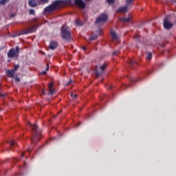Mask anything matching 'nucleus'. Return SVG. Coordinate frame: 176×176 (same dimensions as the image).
I'll use <instances>...</instances> for the list:
<instances>
[{
  "instance_id": "1",
  "label": "nucleus",
  "mask_w": 176,
  "mask_h": 176,
  "mask_svg": "<svg viewBox=\"0 0 176 176\" xmlns=\"http://www.w3.org/2000/svg\"><path fill=\"white\" fill-rule=\"evenodd\" d=\"M65 5H70L71 6H77L80 9H85L86 8V3L83 0H56L52 2L50 5L45 7L43 13H52L56 9L64 8Z\"/></svg>"
},
{
  "instance_id": "2",
  "label": "nucleus",
  "mask_w": 176,
  "mask_h": 176,
  "mask_svg": "<svg viewBox=\"0 0 176 176\" xmlns=\"http://www.w3.org/2000/svg\"><path fill=\"white\" fill-rule=\"evenodd\" d=\"M29 126H30L33 131V137L32 138V145H34L36 141H39V137H41V133H42V130L38 129V125L36 124H32L29 122Z\"/></svg>"
},
{
  "instance_id": "3",
  "label": "nucleus",
  "mask_w": 176,
  "mask_h": 176,
  "mask_svg": "<svg viewBox=\"0 0 176 176\" xmlns=\"http://www.w3.org/2000/svg\"><path fill=\"white\" fill-rule=\"evenodd\" d=\"M60 34L63 39H65V41H69V39H71V29L67 25H63L60 30Z\"/></svg>"
},
{
  "instance_id": "4",
  "label": "nucleus",
  "mask_w": 176,
  "mask_h": 176,
  "mask_svg": "<svg viewBox=\"0 0 176 176\" xmlns=\"http://www.w3.org/2000/svg\"><path fill=\"white\" fill-rule=\"evenodd\" d=\"M20 52V47L16 46L15 47V50L13 49H10L8 54L7 56L8 57V58H17V57H19V53Z\"/></svg>"
},
{
  "instance_id": "5",
  "label": "nucleus",
  "mask_w": 176,
  "mask_h": 176,
  "mask_svg": "<svg viewBox=\"0 0 176 176\" xmlns=\"http://www.w3.org/2000/svg\"><path fill=\"white\" fill-rule=\"evenodd\" d=\"M106 69H107L106 64L101 65L100 67H96L95 69V74L96 76H101V75L104 74V71H105Z\"/></svg>"
},
{
  "instance_id": "6",
  "label": "nucleus",
  "mask_w": 176,
  "mask_h": 176,
  "mask_svg": "<svg viewBox=\"0 0 176 176\" xmlns=\"http://www.w3.org/2000/svg\"><path fill=\"white\" fill-rule=\"evenodd\" d=\"M108 19V15L107 14H101L96 20V24H100V23H105Z\"/></svg>"
},
{
  "instance_id": "7",
  "label": "nucleus",
  "mask_w": 176,
  "mask_h": 176,
  "mask_svg": "<svg viewBox=\"0 0 176 176\" xmlns=\"http://www.w3.org/2000/svg\"><path fill=\"white\" fill-rule=\"evenodd\" d=\"M38 27H39V26L35 25L32 28H28V29L25 30L22 34H23V35H27L28 34H32V32H35V31H36V30H38Z\"/></svg>"
},
{
  "instance_id": "8",
  "label": "nucleus",
  "mask_w": 176,
  "mask_h": 176,
  "mask_svg": "<svg viewBox=\"0 0 176 176\" xmlns=\"http://www.w3.org/2000/svg\"><path fill=\"white\" fill-rule=\"evenodd\" d=\"M164 27L166 30H171L173 28V23H170L168 18H165L164 21Z\"/></svg>"
},
{
  "instance_id": "9",
  "label": "nucleus",
  "mask_w": 176,
  "mask_h": 176,
  "mask_svg": "<svg viewBox=\"0 0 176 176\" xmlns=\"http://www.w3.org/2000/svg\"><path fill=\"white\" fill-rule=\"evenodd\" d=\"M127 10H129V6H124L123 7L118 8L117 12L118 13H124V12H127Z\"/></svg>"
},
{
  "instance_id": "10",
  "label": "nucleus",
  "mask_w": 176,
  "mask_h": 176,
  "mask_svg": "<svg viewBox=\"0 0 176 176\" xmlns=\"http://www.w3.org/2000/svg\"><path fill=\"white\" fill-rule=\"evenodd\" d=\"M28 5L31 8H36V6H38V3L36 2V0H29Z\"/></svg>"
},
{
  "instance_id": "11",
  "label": "nucleus",
  "mask_w": 176,
  "mask_h": 176,
  "mask_svg": "<svg viewBox=\"0 0 176 176\" xmlns=\"http://www.w3.org/2000/svg\"><path fill=\"white\" fill-rule=\"evenodd\" d=\"M57 42L56 41H51L50 43V45L49 47L51 50H54V49H56V47H57Z\"/></svg>"
},
{
  "instance_id": "12",
  "label": "nucleus",
  "mask_w": 176,
  "mask_h": 176,
  "mask_svg": "<svg viewBox=\"0 0 176 176\" xmlns=\"http://www.w3.org/2000/svg\"><path fill=\"white\" fill-rule=\"evenodd\" d=\"M111 35L113 41H118L119 39V36L114 30H111Z\"/></svg>"
},
{
  "instance_id": "13",
  "label": "nucleus",
  "mask_w": 176,
  "mask_h": 176,
  "mask_svg": "<svg viewBox=\"0 0 176 176\" xmlns=\"http://www.w3.org/2000/svg\"><path fill=\"white\" fill-rule=\"evenodd\" d=\"M14 70L11 69V70H7V75L10 76V78H13L14 76Z\"/></svg>"
},
{
  "instance_id": "14",
  "label": "nucleus",
  "mask_w": 176,
  "mask_h": 176,
  "mask_svg": "<svg viewBox=\"0 0 176 176\" xmlns=\"http://www.w3.org/2000/svg\"><path fill=\"white\" fill-rule=\"evenodd\" d=\"M131 21V16H129L127 18H122L121 19V21H123L124 23H130Z\"/></svg>"
},
{
  "instance_id": "15",
  "label": "nucleus",
  "mask_w": 176,
  "mask_h": 176,
  "mask_svg": "<svg viewBox=\"0 0 176 176\" xmlns=\"http://www.w3.org/2000/svg\"><path fill=\"white\" fill-rule=\"evenodd\" d=\"M39 5H45L49 3V0H37Z\"/></svg>"
},
{
  "instance_id": "16",
  "label": "nucleus",
  "mask_w": 176,
  "mask_h": 176,
  "mask_svg": "<svg viewBox=\"0 0 176 176\" xmlns=\"http://www.w3.org/2000/svg\"><path fill=\"white\" fill-rule=\"evenodd\" d=\"M146 60H152V54L151 52H147L146 54Z\"/></svg>"
},
{
  "instance_id": "17",
  "label": "nucleus",
  "mask_w": 176,
  "mask_h": 176,
  "mask_svg": "<svg viewBox=\"0 0 176 176\" xmlns=\"http://www.w3.org/2000/svg\"><path fill=\"white\" fill-rule=\"evenodd\" d=\"M129 65H131V67H133V65H134V64H137V62L133 59H129Z\"/></svg>"
},
{
  "instance_id": "18",
  "label": "nucleus",
  "mask_w": 176,
  "mask_h": 176,
  "mask_svg": "<svg viewBox=\"0 0 176 176\" xmlns=\"http://www.w3.org/2000/svg\"><path fill=\"white\" fill-rule=\"evenodd\" d=\"M97 38H98V36L97 34H94L90 36V40L95 41V39H97Z\"/></svg>"
},
{
  "instance_id": "19",
  "label": "nucleus",
  "mask_w": 176,
  "mask_h": 176,
  "mask_svg": "<svg viewBox=\"0 0 176 176\" xmlns=\"http://www.w3.org/2000/svg\"><path fill=\"white\" fill-rule=\"evenodd\" d=\"M75 24H76V25H79V26L83 25V23L78 19L76 20Z\"/></svg>"
},
{
  "instance_id": "20",
  "label": "nucleus",
  "mask_w": 176,
  "mask_h": 176,
  "mask_svg": "<svg viewBox=\"0 0 176 176\" xmlns=\"http://www.w3.org/2000/svg\"><path fill=\"white\" fill-rule=\"evenodd\" d=\"M71 97L73 98V100H76V98L78 97V96L76 95V94H74V92L71 93Z\"/></svg>"
},
{
  "instance_id": "21",
  "label": "nucleus",
  "mask_w": 176,
  "mask_h": 176,
  "mask_svg": "<svg viewBox=\"0 0 176 176\" xmlns=\"http://www.w3.org/2000/svg\"><path fill=\"white\" fill-rule=\"evenodd\" d=\"M8 144H10L11 145V146H14V145L16 144V141L10 140V141H8Z\"/></svg>"
},
{
  "instance_id": "22",
  "label": "nucleus",
  "mask_w": 176,
  "mask_h": 176,
  "mask_svg": "<svg viewBox=\"0 0 176 176\" xmlns=\"http://www.w3.org/2000/svg\"><path fill=\"white\" fill-rule=\"evenodd\" d=\"M9 0H0V5H6V2Z\"/></svg>"
},
{
  "instance_id": "23",
  "label": "nucleus",
  "mask_w": 176,
  "mask_h": 176,
  "mask_svg": "<svg viewBox=\"0 0 176 176\" xmlns=\"http://www.w3.org/2000/svg\"><path fill=\"white\" fill-rule=\"evenodd\" d=\"M107 2L109 5H113V3H115V0H107Z\"/></svg>"
},
{
  "instance_id": "24",
  "label": "nucleus",
  "mask_w": 176,
  "mask_h": 176,
  "mask_svg": "<svg viewBox=\"0 0 176 176\" xmlns=\"http://www.w3.org/2000/svg\"><path fill=\"white\" fill-rule=\"evenodd\" d=\"M19 65H16L14 67V69H12L13 71H14V72H16V71H17L19 68Z\"/></svg>"
},
{
  "instance_id": "25",
  "label": "nucleus",
  "mask_w": 176,
  "mask_h": 176,
  "mask_svg": "<svg viewBox=\"0 0 176 176\" xmlns=\"http://www.w3.org/2000/svg\"><path fill=\"white\" fill-rule=\"evenodd\" d=\"M49 90H50V94L51 96H53V94H54V89H53V88H51Z\"/></svg>"
},
{
  "instance_id": "26",
  "label": "nucleus",
  "mask_w": 176,
  "mask_h": 176,
  "mask_svg": "<svg viewBox=\"0 0 176 176\" xmlns=\"http://www.w3.org/2000/svg\"><path fill=\"white\" fill-rule=\"evenodd\" d=\"M29 13H30V14H35V10L33 9H30L29 10Z\"/></svg>"
},
{
  "instance_id": "27",
  "label": "nucleus",
  "mask_w": 176,
  "mask_h": 176,
  "mask_svg": "<svg viewBox=\"0 0 176 176\" xmlns=\"http://www.w3.org/2000/svg\"><path fill=\"white\" fill-rule=\"evenodd\" d=\"M119 50L114 51L113 52V56H118V54H119Z\"/></svg>"
},
{
  "instance_id": "28",
  "label": "nucleus",
  "mask_w": 176,
  "mask_h": 176,
  "mask_svg": "<svg viewBox=\"0 0 176 176\" xmlns=\"http://www.w3.org/2000/svg\"><path fill=\"white\" fill-rule=\"evenodd\" d=\"M133 2H134V0H126V3H127V5H130V4L132 3Z\"/></svg>"
},
{
  "instance_id": "29",
  "label": "nucleus",
  "mask_w": 176,
  "mask_h": 176,
  "mask_svg": "<svg viewBox=\"0 0 176 176\" xmlns=\"http://www.w3.org/2000/svg\"><path fill=\"white\" fill-rule=\"evenodd\" d=\"M53 83H50V85H49V86H48V87H49V89H53L52 87H53Z\"/></svg>"
},
{
  "instance_id": "30",
  "label": "nucleus",
  "mask_w": 176,
  "mask_h": 176,
  "mask_svg": "<svg viewBox=\"0 0 176 176\" xmlns=\"http://www.w3.org/2000/svg\"><path fill=\"white\" fill-rule=\"evenodd\" d=\"M70 83H72V80H69V82L65 85V86H68Z\"/></svg>"
},
{
  "instance_id": "31",
  "label": "nucleus",
  "mask_w": 176,
  "mask_h": 176,
  "mask_svg": "<svg viewBox=\"0 0 176 176\" xmlns=\"http://www.w3.org/2000/svg\"><path fill=\"white\" fill-rule=\"evenodd\" d=\"M0 97H6L5 94H0Z\"/></svg>"
},
{
  "instance_id": "32",
  "label": "nucleus",
  "mask_w": 176,
  "mask_h": 176,
  "mask_svg": "<svg viewBox=\"0 0 176 176\" xmlns=\"http://www.w3.org/2000/svg\"><path fill=\"white\" fill-rule=\"evenodd\" d=\"M15 80L17 81V82H20V78L19 77H16L15 78Z\"/></svg>"
},
{
  "instance_id": "33",
  "label": "nucleus",
  "mask_w": 176,
  "mask_h": 176,
  "mask_svg": "<svg viewBox=\"0 0 176 176\" xmlns=\"http://www.w3.org/2000/svg\"><path fill=\"white\" fill-rule=\"evenodd\" d=\"M41 75H46V71H43L41 72Z\"/></svg>"
},
{
  "instance_id": "34",
  "label": "nucleus",
  "mask_w": 176,
  "mask_h": 176,
  "mask_svg": "<svg viewBox=\"0 0 176 176\" xmlns=\"http://www.w3.org/2000/svg\"><path fill=\"white\" fill-rule=\"evenodd\" d=\"M49 69V64L47 65V67L45 69V71L47 72Z\"/></svg>"
},
{
  "instance_id": "35",
  "label": "nucleus",
  "mask_w": 176,
  "mask_h": 176,
  "mask_svg": "<svg viewBox=\"0 0 176 176\" xmlns=\"http://www.w3.org/2000/svg\"><path fill=\"white\" fill-rule=\"evenodd\" d=\"M135 38L136 39H140V36L136 35V36H135Z\"/></svg>"
},
{
  "instance_id": "36",
  "label": "nucleus",
  "mask_w": 176,
  "mask_h": 176,
  "mask_svg": "<svg viewBox=\"0 0 176 176\" xmlns=\"http://www.w3.org/2000/svg\"><path fill=\"white\" fill-rule=\"evenodd\" d=\"M83 50H86V47H82Z\"/></svg>"
},
{
  "instance_id": "37",
  "label": "nucleus",
  "mask_w": 176,
  "mask_h": 176,
  "mask_svg": "<svg viewBox=\"0 0 176 176\" xmlns=\"http://www.w3.org/2000/svg\"><path fill=\"white\" fill-rule=\"evenodd\" d=\"M23 156H24V153H22V157H23Z\"/></svg>"
},
{
  "instance_id": "38",
  "label": "nucleus",
  "mask_w": 176,
  "mask_h": 176,
  "mask_svg": "<svg viewBox=\"0 0 176 176\" xmlns=\"http://www.w3.org/2000/svg\"><path fill=\"white\" fill-rule=\"evenodd\" d=\"M13 16H14V14H11V17H13Z\"/></svg>"
},
{
  "instance_id": "39",
  "label": "nucleus",
  "mask_w": 176,
  "mask_h": 176,
  "mask_svg": "<svg viewBox=\"0 0 176 176\" xmlns=\"http://www.w3.org/2000/svg\"><path fill=\"white\" fill-rule=\"evenodd\" d=\"M85 1H91V0H85Z\"/></svg>"
},
{
  "instance_id": "40",
  "label": "nucleus",
  "mask_w": 176,
  "mask_h": 176,
  "mask_svg": "<svg viewBox=\"0 0 176 176\" xmlns=\"http://www.w3.org/2000/svg\"><path fill=\"white\" fill-rule=\"evenodd\" d=\"M42 54H45V52H43Z\"/></svg>"
},
{
  "instance_id": "41",
  "label": "nucleus",
  "mask_w": 176,
  "mask_h": 176,
  "mask_svg": "<svg viewBox=\"0 0 176 176\" xmlns=\"http://www.w3.org/2000/svg\"><path fill=\"white\" fill-rule=\"evenodd\" d=\"M43 93L45 94V91H43Z\"/></svg>"
}]
</instances>
